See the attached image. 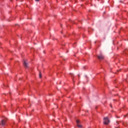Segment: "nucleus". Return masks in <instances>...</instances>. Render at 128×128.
<instances>
[{"instance_id":"obj_1","label":"nucleus","mask_w":128,"mask_h":128,"mask_svg":"<svg viewBox=\"0 0 128 128\" xmlns=\"http://www.w3.org/2000/svg\"><path fill=\"white\" fill-rule=\"evenodd\" d=\"M104 124H110V120L107 117L104 118L103 120Z\"/></svg>"},{"instance_id":"obj_2","label":"nucleus","mask_w":128,"mask_h":128,"mask_svg":"<svg viewBox=\"0 0 128 128\" xmlns=\"http://www.w3.org/2000/svg\"><path fill=\"white\" fill-rule=\"evenodd\" d=\"M6 118L4 119L1 121V122L0 123V124L1 126H6Z\"/></svg>"},{"instance_id":"obj_3","label":"nucleus","mask_w":128,"mask_h":128,"mask_svg":"<svg viewBox=\"0 0 128 128\" xmlns=\"http://www.w3.org/2000/svg\"><path fill=\"white\" fill-rule=\"evenodd\" d=\"M98 60H104V56L100 54V56H98Z\"/></svg>"},{"instance_id":"obj_4","label":"nucleus","mask_w":128,"mask_h":128,"mask_svg":"<svg viewBox=\"0 0 128 128\" xmlns=\"http://www.w3.org/2000/svg\"><path fill=\"white\" fill-rule=\"evenodd\" d=\"M80 120H76V124L78 128H82V125L80 124Z\"/></svg>"},{"instance_id":"obj_5","label":"nucleus","mask_w":128,"mask_h":128,"mask_svg":"<svg viewBox=\"0 0 128 128\" xmlns=\"http://www.w3.org/2000/svg\"><path fill=\"white\" fill-rule=\"evenodd\" d=\"M24 64L26 68H28V64L26 63V60H24Z\"/></svg>"},{"instance_id":"obj_6","label":"nucleus","mask_w":128,"mask_h":128,"mask_svg":"<svg viewBox=\"0 0 128 128\" xmlns=\"http://www.w3.org/2000/svg\"><path fill=\"white\" fill-rule=\"evenodd\" d=\"M39 78H42V73H41L40 72Z\"/></svg>"},{"instance_id":"obj_7","label":"nucleus","mask_w":128,"mask_h":128,"mask_svg":"<svg viewBox=\"0 0 128 128\" xmlns=\"http://www.w3.org/2000/svg\"><path fill=\"white\" fill-rule=\"evenodd\" d=\"M36 2H40V0H35Z\"/></svg>"}]
</instances>
